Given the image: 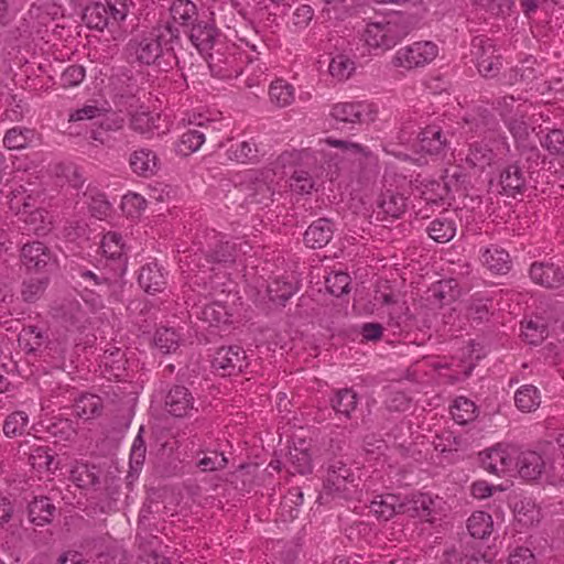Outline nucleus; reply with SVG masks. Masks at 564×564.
I'll use <instances>...</instances> for the list:
<instances>
[{"label":"nucleus","mask_w":564,"mask_h":564,"mask_svg":"<svg viewBox=\"0 0 564 564\" xmlns=\"http://www.w3.org/2000/svg\"><path fill=\"white\" fill-rule=\"evenodd\" d=\"M205 132L198 129H193L184 132L181 138L180 151L184 154L197 151L205 142Z\"/></svg>","instance_id":"55"},{"label":"nucleus","mask_w":564,"mask_h":564,"mask_svg":"<svg viewBox=\"0 0 564 564\" xmlns=\"http://www.w3.org/2000/svg\"><path fill=\"white\" fill-rule=\"evenodd\" d=\"M522 335L530 345H540L549 336V327L544 318L535 316L522 326Z\"/></svg>","instance_id":"38"},{"label":"nucleus","mask_w":564,"mask_h":564,"mask_svg":"<svg viewBox=\"0 0 564 564\" xmlns=\"http://www.w3.org/2000/svg\"><path fill=\"white\" fill-rule=\"evenodd\" d=\"M142 431L143 429L141 427L131 447L130 468L133 471L140 470L145 459L147 446L144 440L141 436Z\"/></svg>","instance_id":"59"},{"label":"nucleus","mask_w":564,"mask_h":564,"mask_svg":"<svg viewBox=\"0 0 564 564\" xmlns=\"http://www.w3.org/2000/svg\"><path fill=\"white\" fill-rule=\"evenodd\" d=\"M55 512V506L47 497L35 498L29 505V518L36 525L51 522Z\"/></svg>","instance_id":"31"},{"label":"nucleus","mask_w":564,"mask_h":564,"mask_svg":"<svg viewBox=\"0 0 564 564\" xmlns=\"http://www.w3.org/2000/svg\"><path fill=\"white\" fill-rule=\"evenodd\" d=\"M108 11L111 24H118L123 21L129 12L130 3L129 0H106L104 3Z\"/></svg>","instance_id":"57"},{"label":"nucleus","mask_w":564,"mask_h":564,"mask_svg":"<svg viewBox=\"0 0 564 564\" xmlns=\"http://www.w3.org/2000/svg\"><path fill=\"white\" fill-rule=\"evenodd\" d=\"M272 191L265 183H258L254 192L249 195L248 203L250 205H260V208L269 207L272 202Z\"/></svg>","instance_id":"63"},{"label":"nucleus","mask_w":564,"mask_h":564,"mask_svg":"<svg viewBox=\"0 0 564 564\" xmlns=\"http://www.w3.org/2000/svg\"><path fill=\"white\" fill-rule=\"evenodd\" d=\"M177 31L170 25H159L128 43L129 57L141 65H156L173 57V42Z\"/></svg>","instance_id":"1"},{"label":"nucleus","mask_w":564,"mask_h":564,"mask_svg":"<svg viewBox=\"0 0 564 564\" xmlns=\"http://www.w3.org/2000/svg\"><path fill=\"white\" fill-rule=\"evenodd\" d=\"M358 402V393L351 388L337 389L329 399L330 406L335 413L347 420H351L352 412L357 409Z\"/></svg>","instance_id":"18"},{"label":"nucleus","mask_w":564,"mask_h":564,"mask_svg":"<svg viewBox=\"0 0 564 564\" xmlns=\"http://www.w3.org/2000/svg\"><path fill=\"white\" fill-rule=\"evenodd\" d=\"M370 512L378 520L388 521L399 513H403L404 507L402 499L393 494H384L377 496L369 505Z\"/></svg>","instance_id":"15"},{"label":"nucleus","mask_w":564,"mask_h":564,"mask_svg":"<svg viewBox=\"0 0 564 564\" xmlns=\"http://www.w3.org/2000/svg\"><path fill=\"white\" fill-rule=\"evenodd\" d=\"M235 63L236 58L232 54L224 57L219 50L209 54V68L218 77L226 78L237 76L239 68L235 66Z\"/></svg>","instance_id":"27"},{"label":"nucleus","mask_w":564,"mask_h":564,"mask_svg":"<svg viewBox=\"0 0 564 564\" xmlns=\"http://www.w3.org/2000/svg\"><path fill=\"white\" fill-rule=\"evenodd\" d=\"M227 463L228 460L223 453L214 451L198 459L196 466L202 471H214L224 469L227 466Z\"/></svg>","instance_id":"58"},{"label":"nucleus","mask_w":564,"mask_h":564,"mask_svg":"<svg viewBox=\"0 0 564 564\" xmlns=\"http://www.w3.org/2000/svg\"><path fill=\"white\" fill-rule=\"evenodd\" d=\"M83 204L87 206L88 212H106L111 208L106 195L95 188L84 193Z\"/></svg>","instance_id":"54"},{"label":"nucleus","mask_w":564,"mask_h":564,"mask_svg":"<svg viewBox=\"0 0 564 564\" xmlns=\"http://www.w3.org/2000/svg\"><path fill=\"white\" fill-rule=\"evenodd\" d=\"M24 223L26 230L32 231L36 236H45L52 229V220H45L43 214H24Z\"/></svg>","instance_id":"61"},{"label":"nucleus","mask_w":564,"mask_h":564,"mask_svg":"<svg viewBox=\"0 0 564 564\" xmlns=\"http://www.w3.org/2000/svg\"><path fill=\"white\" fill-rule=\"evenodd\" d=\"M296 289L292 283L274 281L268 288L270 300L276 304H284Z\"/></svg>","instance_id":"56"},{"label":"nucleus","mask_w":564,"mask_h":564,"mask_svg":"<svg viewBox=\"0 0 564 564\" xmlns=\"http://www.w3.org/2000/svg\"><path fill=\"white\" fill-rule=\"evenodd\" d=\"M467 529L470 535L476 539L487 538L492 530L491 516L485 511L474 512L467 520Z\"/></svg>","instance_id":"40"},{"label":"nucleus","mask_w":564,"mask_h":564,"mask_svg":"<svg viewBox=\"0 0 564 564\" xmlns=\"http://www.w3.org/2000/svg\"><path fill=\"white\" fill-rule=\"evenodd\" d=\"M19 344L28 354L42 352L47 347V336L36 326H26L19 335Z\"/></svg>","instance_id":"24"},{"label":"nucleus","mask_w":564,"mask_h":564,"mask_svg":"<svg viewBox=\"0 0 564 564\" xmlns=\"http://www.w3.org/2000/svg\"><path fill=\"white\" fill-rule=\"evenodd\" d=\"M496 127L497 121L487 109L478 108L464 118L463 129H465L466 132H475L485 135L484 140L475 141L469 144L467 153L463 159L468 167L477 172H482L487 166L491 165L496 158V152L486 142V139L494 137Z\"/></svg>","instance_id":"2"},{"label":"nucleus","mask_w":564,"mask_h":564,"mask_svg":"<svg viewBox=\"0 0 564 564\" xmlns=\"http://www.w3.org/2000/svg\"><path fill=\"white\" fill-rule=\"evenodd\" d=\"M100 469L88 463L77 462L70 470L72 481L79 488L90 489L99 484Z\"/></svg>","instance_id":"22"},{"label":"nucleus","mask_w":564,"mask_h":564,"mask_svg":"<svg viewBox=\"0 0 564 564\" xmlns=\"http://www.w3.org/2000/svg\"><path fill=\"white\" fill-rule=\"evenodd\" d=\"M355 478L343 479L334 474H327L324 481V492L329 496L349 499L356 492Z\"/></svg>","instance_id":"26"},{"label":"nucleus","mask_w":564,"mask_h":564,"mask_svg":"<svg viewBox=\"0 0 564 564\" xmlns=\"http://www.w3.org/2000/svg\"><path fill=\"white\" fill-rule=\"evenodd\" d=\"M514 403L521 412L535 411L541 403L540 391L533 384H524L516 391Z\"/></svg>","instance_id":"32"},{"label":"nucleus","mask_w":564,"mask_h":564,"mask_svg":"<svg viewBox=\"0 0 564 564\" xmlns=\"http://www.w3.org/2000/svg\"><path fill=\"white\" fill-rule=\"evenodd\" d=\"M290 188L292 192L305 195L311 194L315 188V181L304 170H295L290 177Z\"/></svg>","instance_id":"50"},{"label":"nucleus","mask_w":564,"mask_h":564,"mask_svg":"<svg viewBox=\"0 0 564 564\" xmlns=\"http://www.w3.org/2000/svg\"><path fill=\"white\" fill-rule=\"evenodd\" d=\"M86 72L82 65H70L61 75V85L65 88L79 85L85 78Z\"/></svg>","instance_id":"62"},{"label":"nucleus","mask_w":564,"mask_h":564,"mask_svg":"<svg viewBox=\"0 0 564 564\" xmlns=\"http://www.w3.org/2000/svg\"><path fill=\"white\" fill-rule=\"evenodd\" d=\"M100 248L108 260L113 262L112 270L118 276H122L127 270L126 247L120 234L109 231L102 240Z\"/></svg>","instance_id":"13"},{"label":"nucleus","mask_w":564,"mask_h":564,"mask_svg":"<svg viewBox=\"0 0 564 564\" xmlns=\"http://www.w3.org/2000/svg\"><path fill=\"white\" fill-rule=\"evenodd\" d=\"M249 366L246 350L237 345L218 348L213 357L212 367L223 377L236 376Z\"/></svg>","instance_id":"7"},{"label":"nucleus","mask_w":564,"mask_h":564,"mask_svg":"<svg viewBox=\"0 0 564 564\" xmlns=\"http://www.w3.org/2000/svg\"><path fill=\"white\" fill-rule=\"evenodd\" d=\"M21 261L29 271L48 273L57 268V259L43 242L25 243L21 250Z\"/></svg>","instance_id":"8"},{"label":"nucleus","mask_w":564,"mask_h":564,"mask_svg":"<svg viewBox=\"0 0 564 564\" xmlns=\"http://www.w3.org/2000/svg\"><path fill=\"white\" fill-rule=\"evenodd\" d=\"M451 413L456 423L464 425L477 417V406L471 400L458 397L451 408Z\"/></svg>","instance_id":"42"},{"label":"nucleus","mask_w":564,"mask_h":564,"mask_svg":"<svg viewBox=\"0 0 564 564\" xmlns=\"http://www.w3.org/2000/svg\"><path fill=\"white\" fill-rule=\"evenodd\" d=\"M532 281L545 288H558L563 284L564 274L553 263L534 262L530 268Z\"/></svg>","instance_id":"16"},{"label":"nucleus","mask_w":564,"mask_h":564,"mask_svg":"<svg viewBox=\"0 0 564 564\" xmlns=\"http://www.w3.org/2000/svg\"><path fill=\"white\" fill-rule=\"evenodd\" d=\"M528 108L527 104H519L517 106V115H512L505 119L509 131L517 140H525L530 134V127L524 120V117L528 113Z\"/></svg>","instance_id":"37"},{"label":"nucleus","mask_w":564,"mask_h":564,"mask_svg":"<svg viewBox=\"0 0 564 564\" xmlns=\"http://www.w3.org/2000/svg\"><path fill=\"white\" fill-rule=\"evenodd\" d=\"M34 137V131L28 128L14 127L7 131L3 143L10 150L25 148Z\"/></svg>","instance_id":"45"},{"label":"nucleus","mask_w":564,"mask_h":564,"mask_svg":"<svg viewBox=\"0 0 564 564\" xmlns=\"http://www.w3.org/2000/svg\"><path fill=\"white\" fill-rule=\"evenodd\" d=\"M429 235L432 239L437 242H447L454 238L456 232V226L454 221L443 218L435 219L429 227Z\"/></svg>","instance_id":"46"},{"label":"nucleus","mask_w":564,"mask_h":564,"mask_svg":"<svg viewBox=\"0 0 564 564\" xmlns=\"http://www.w3.org/2000/svg\"><path fill=\"white\" fill-rule=\"evenodd\" d=\"M481 466L494 475L506 474L511 470L514 456L508 447L498 444L479 454Z\"/></svg>","instance_id":"12"},{"label":"nucleus","mask_w":564,"mask_h":564,"mask_svg":"<svg viewBox=\"0 0 564 564\" xmlns=\"http://www.w3.org/2000/svg\"><path fill=\"white\" fill-rule=\"evenodd\" d=\"M198 308L199 311L196 312L198 318L210 326L227 324L231 316L228 308L220 302H210Z\"/></svg>","instance_id":"29"},{"label":"nucleus","mask_w":564,"mask_h":564,"mask_svg":"<svg viewBox=\"0 0 564 564\" xmlns=\"http://www.w3.org/2000/svg\"><path fill=\"white\" fill-rule=\"evenodd\" d=\"M334 234L333 223L328 218H319L315 220L306 229L304 241L312 249L325 247L332 239Z\"/></svg>","instance_id":"17"},{"label":"nucleus","mask_w":564,"mask_h":564,"mask_svg":"<svg viewBox=\"0 0 564 564\" xmlns=\"http://www.w3.org/2000/svg\"><path fill=\"white\" fill-rule=\"evenodd\" d=\"M180 336L173 328L161 327L154 335V344L164 354L175 350L178 346Z\"/></svg>","instance_id":"49"},{"label":"nucleus","mask_w":564,"mask_h":564,"mask_svg":"<svg viewBox=\"0 0 564 564\" xmlns=\"http://www.w3.org/2000/svg\"><path fill=\"white\" fill-rule=\"evenodd\" d=\"M355 69V62L345 54H338L334 56L328 65V72L330 76L338 82L348 79Z\"/></svg>","instance_id":"43"},{"label":"nucleus","mask_w":564,"mask_h":564,"mask_svg":"<svg viewBox=\"0 0 564 564\" xmlns=\"http://www.w3.org/2000/svg\"><path fill=\"white\" fill-rule=\"evenodd\" d=\"M406 312L408 307L405 306L404 303L399 304L397 306H392L389 311V325L399 330H403L409 319Z\"/></svg>","instance_id":"64"},{"label":"nucleus","mask_w":564,"mask_h":564,"mask_svg":"<svg viewBox=\"0 0 564 564\" xmlns=\"http://www.w3.org/2000/svg\"><path fill=\"white\" fill-rule=\"evenodd\" d=\"M408 19L399 13L367 24L364 32L366 45L381 52L393 48L411 31Z\"/></svg>","instance_id":"3"},{"label":"nucleus","mask_w":564,"mask_h":564,"mask_svg":"<svg viewBox=\"0 0 564 564\" xmlns=\"http://www.w3.org/2000/svg\"><path fill=\"white\" fill-rule=\"evenodd\" d=\"M204 238L207 249H202V252L208 263H234L241 254L247 253V248H250L247 242L224 241L223 236L214 229L206 232Z\"/></svg>","instance_id":"5"},{"label":"nucleus","mask_w":564,"mask_h":564,"mask_svg":"<svg viewBox=\"0 0 564 564\" xmlns=\"http://www.w3.org/2000/svg\"><path fill=\"white\" fill-rule=\"evenodd\" d=\"M446 139L437 126H429L416 138L414 147L429 154H438L445 147Z\"/></svg>","instance_id":"20"},{"label":"nucleus","mask_w":564,"mask_h":564,"mask_svg":"<svg viewBox=\"0 0 564 564\" xmlns=\"http://www.w3.org/2000/svg\"><path fill=\"white\" fill-rule=\"evenodd\" d=\"M104 404L100 397L96 394H82L74 404L76 415L83 420H90L101 414Z\"/></svg>","instance_id":"28"},{"label":"nucleus","mask_w":564,"mask_h":564,"mask_svg":"<svg viewBox=\"0 0 564 564\" xmlns=\"http://www.w3.org/2000/svg\"><path fill=\"white\" fill-rule=\"evenodd\" d=\"M516 520L523 527H531L540 521L541 512L534 501L529 498L521 499L513 507Z\"/></svg>","instance_id":"33"},{"label":"nucleus","mask_w":564,"mask_h":564,"mask_svg":"<svg viewBox=\"0 0 564 564\" xmlns=\"http://www.w3.org/2000/svg\"><path fill=\"white\" fill-rule=\"evenodd\" d=\"M47 432L56 442L69 441L76 435L73 422L68 419H56L47 426Z\"/></svg>","instance_id":"52"},{"label":"nucleus","mask_w":564,"mask_h":564,"mask_svg":"<svg viewBox=\"0 0 564 564\" xmlns=\"http://www.w3.org/2000/svg\"><path fill=\"white\" fill-rule=\"evenodd\" d=\"M29 425V416L23 411L9 414L3 422V433L8 437L21 436Z\"/></svg>","instance_id":"44"},{"label":"nucleus","mask_w":564,"mask_h":564,"mask_svg":"<svg viewBox=\"0 0 564 564\" xmlns=\"http://www.w3.org/2000/svg\"><path fill=\"white\" fill-rule=\"evenodd\" d=\"M104 3L97 2L88 6L84 12V21L89 29L102 31L105 28L111 25V21L107 13Z\"/></svg>","instance_id":"41"},{"label":"nucleus","mask_w":564,"mask_h":564,"mask_svg":"<svg viewBox=\"0 0 564 564\" xmlns=\"http://www.w3.org/2000/svg\"><path fill=\"white\" fill-rule=\"evenodd\" d=\"M403 513L411 517H427L431 514L433 500L426 494H414L411 498L402 499Z\"/></svg>","instance_id":"36"},{"label":"nucleus","mask_w":564,"mask_h":564,"mask_svg":"<svg viewBox=\"0 0 564 564\" xmlns=\"http://www.w3.org/2000/svg\"><path fill=\"white\" fill-rule=\"evenodd\" d=\"M516 466L523 479L535 480L542 475L545 462L539 453L527 451L518 456Z\"/></svg>","instance_id":"19"},{"label":"nucleus","mask_w":564,"mask_h":564,"mask_svg":"<svg viewBox=\"0 0 564 564\" xmlns=\"http://www.w3.org/2000/svg\"><path fill=\"white\" fill-rule=\"evenodd\" d=\"M350 283L351 279L347 273L335 272L326 278L325 286L330 294L340 296L349 292Z\"/></svg>","instance_id":"53"},{"label":"nucleus","mask_w":564,"mask_h":564,"mask_svg":"<svg viewBox=\"0 0 564 564\" xmlns=\"http://www.w3.org/2000/svg\"><path fill=\"white\" fill-rule=\"evenodd\" d=\"M373 109L367 102H338L333 106L330 116L341 122L364 123L373 120Z\"/></svg>","instance_id":"11"},{"label":"nucleus","mask_w":564,"mask_h":564,"mask_svg":"<svg viewBox=\"0 0 564 564\" xmlns=\"http://www.w3.org/2000/svg\"><path fill=\"white\" fill-rule=\"evenodd\" d=\"M438 47L431 41H419L399 48L392 56L391 64L398 68L413 69L423 67L435 59Z\"/></svg>","instance_id":"6"},{"label":"nucleus","mask_w":564,"mask_h":564,"mask_svg":"<svg viewBox=\"0 0 564 564\" xmlns=\"http://www.w3.org/2000/svg\"><path fill=\"white\" fill-rule=\"evenodd\" d=\"M138 282L148 293L160 292L165 288V278L156 263H148L140 270Z\"/></svg>","instance_id":"23"},{"label":"nucleus","mask_w":564,"mask_h":564,"mask_svg":"<svg viewBox=\"0 0 564 564\" xmlns=\"http://www.w3.org/2000/svg\"><path fill=\"white\" fill-rule=\"evenodd\" d=\"M480 260L488 270L497 274H506L511 268L509 253L498 246L486 248Z\"/></svg>","instance_id":"21"},{"label":"nucleus","mask_w":564,"mask_h":564,"mask_svg":"<svg viewBox=\"0 0 564 564\" xmlns=\"http://www.w3.org/2000/svg\"><path fill=\"white\" fill-rule=\"evenodd\" d=\"M130 165L134 173L142 176H150L153 175L158 169V158L151 150H137L130 156Z\"/></svg>","instance_id":"25"},{"label":"nucleus","mask_w":564,"mask_h":564,"mask_svg":"<svg viewBox=\"0 0 564 564\" xmlns=\"http://www.w3.org/2000/svg\"><path fill=\"white\" fill-rule=\"evenodd\" d=\"M492 40L486 36H476L471 41V54L476 58L479 73L485 77H495L501 67L500 55Z\"/></svg>","instance_id":"9"},{"label":"nucleus","mask_w":564,"mask_h":564,"mask_svg":"<svg viewBox=\"0 0 564 564\" xmlns=\"http://www.w3.org/2000/svg\"><path fill=\"white\" fill-rule=\"evenodd\" d=\"M541 145L551 154H564V131L558 129L551 130L541 140Z\"/></svg>","instance_id":"60"},{"label":"nucleus","mask_w":564,"mask_h":564,"mask_svg":"<svg viewBox=\"0 0 564 564\" xmlns=\"http://www.w3.org/2000/svg\"><path fill=\"white\" fill-rule=\"evenodd\" d=\"M29 464L39 473L57 469L58 463L47 446H37L29 455Z\"/></svg>","instance_id":"35"},{"label":"nucleus","mask_w":564,"mask_h":564,"mask_svg":"<svg viewBox=\"0 0 564 564\" xmlns=\"http://www.w3.org/2000/svg\"><path fill=\"white\" fill-rule=\"evenodd\" d=\"M290 473L305 475L312 470L311 456L306 451L294 448L289 455Z\"/></svg>","instance_id":"48"},{"label":"nucleus","mask_w":564,"mask_h":564,"mask_svg":"<svg viewBox=\"0 0 564 564\" xmlns=\"http://www.w3.org/2000/svg\"><path fill=\"white\" fill-rule=\"evenodd\" d=\"M192 392L184 386H173L164 398V409L175 417H185L196 410Z\"/></svg>","instance_id":"10"},{"label":"nucleus","mask_w":564,"mask_h":564,"mask_svg":"<svg viewBox=\"0 0 564 564\" xmlns=\"http://www.w3.org/2000/svg\"><path fill=\"white\" fill-rule=\"evenodd\" d=\"M258 150L256 143L252 141H241L232 144L229 150L230 159H234L240 163H249L257 159Z\"/></svg>","instance_id":"51"},{"label":"nucleus","mask_w":564,"mask_h":564,"mask_svg":"<svg viewBox=\"0 0 564 564\" xmlns=\"http://www.w3.org/2000/svg\"><path fill=\"white\" fill-rule=\"evenodd\" d=\"M270 101L278 107H286L294 101V87L284 79H276L269 88Z\"/></svg>","instance_id":"34"},{"label":"nucleus","mask_w":564,"mask_h":564,"mask_svg":"<svg viewBox=\"0 0 564 564\" xmlns=\"http://www.w3.org/2000/svg\"><path fill=\"white\" fill-rule=\"evenodd\" d=\"M170 11L173 21L184 26L193 24L197 17L196 4L191 0L173 1Z\"/></svg>","instance_id":"39"},{"label":"nucleus","mask_w":564,"mask_h":564,"mask_svg":"<svg viewBox=\"0 0 564 564\" xmlns=\"http://www.w3.org/2000/svg\"><path fill=\"white\" fill-rule=\"evenodd\" d=\"M499 185L506 195L514 197L524 191L527 173L518 162L509 163L500 171Z\"/></svg>","instance_id":"14"},{"label":"nucleus","mask_w":564,"mask_h":564,"mask_svg":"<svg viewBox=\"0 0 564 564\" xmlns=\"http://www.w3.org/2000/svg\"><path fill=\"white\" fill-rule=\"evenodd\" d=\"M48 284L47 278H31L24 280L21 286V296L23 301L33 303L44 293Z\"/></svg>","instance_id":"47"},{"label":"nucleus","mask_w":564,"mask_h":564,"mask_svg":"<svg viewBox=\"0 0 564 564\" xmlns=\"http://www.w3.org/2000/svg\"><path fill=\"white\" fill-rule=\"evenodd\" d=\"M409 181L405 176L387 167L382 177V188L377 197L376 205L382 212H405L408 200Z\"/></svg>","instance_id":"4"},{"label":"nucleus","mask_w":564,"mask_h":564,"mask_svg":"<svg viewBox=\"0 0 564 564\" xmlns=\"http://www.w3.org/2000/svg\"><path fill=\"white\" fill-rule=\"evenodd\" d=\"M216 29L207 22L193 24L189 39L193 45L200 52L210 48L216 39Z\"/></svg>","instance_id":"30"}]
</instances>
